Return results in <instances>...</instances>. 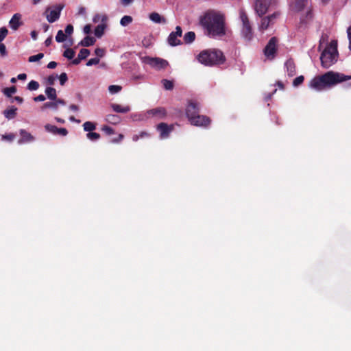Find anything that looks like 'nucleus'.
Returning <instances> with one entry per match:
<instances>
[{
	"mask_svg": "<svg viewBox=\"0 0 351 351\" xmlns=\"http://www.w3.org/2000/svg\"><path fill=\"white\" fill-rule=\"evenodd\" d=\"M205 34L210 38L222 37L226 34V19L223 14L213 10L206 12L199 19Z\"/></svg>",
	"mask_w": 351,
	"mask_h": 351,
	"instance_id": "nucleus-1",
	"label": "nucleus"
},
{
	"mask_svg": "<svg viewBox=\"0 0 351 351\" xmlns=\"http://www.w3.org/2000/svg\"><path fill=\"white\" fill-rule=\"evenodd\" d=\"M349 80H351V75L330 71L314 77L308 82V87L316 91H323Z\"/></svg>",
	"mask_w": 351,
	"mask_h": 351,
	"instance_id": "nucleus-2",
	"label": "nucleus"
},
{
	"mask_svg": "<svg viewBox=\"0 0 351 351\" xmlns=\"http://www.w3.org/2000/svg\"><path fill=\"white\" fill-rule=\"evenodd\" d=\"M275 3L276 0H255L254 4L255 12L259 17L262 18L259 25V29L261 31H264L272 25L279 16L278 12H274L272 14L263 17L267 12L269 7Z\"/></svg>",
	"mask_w": 351,
	"mask_h": 351,
	"instance_id": "nucleus-3",
	"label": "nucleus"
},
{
	"mask_svg": "<svg viewBox=\"0 0 351 351\" xmlns=\"http://www.w3.org/2000/svg\"><path fill=\"white\" fill-rule=\"evenodd\" d=\"M197 60L206 66L222 64L226 61L223 52L217 49H209L202 51L197 56Z\"/></svg>",
	"mask_w": 351,
	"mask_h": 351,
	"instance_id": "nucleus-4",
	"label": "nucleus"
},
{
	"mask_svg": "<svg viewBox=\"0 0 351 351\" xmlns=\"http://www.w3.org/2000/svg\"><path fill=\"white\" fill-rule=\"evenodd\" d=\"M337 42L332 40L325 48L320 56L322 66L328 69L337 62Z\"/></svg>",
	"mask_w": 351,
	"mask_h": 351,
	"instance_id": "nucleus-5",
	"label": "nucleus"
},
{
	"mask_svg": "<svg viewBox=\"0 0 351 351\" xmlns=\"http://www.w3.org/2000/svg\"><path fill=\"white\" fill-rule=\"evenodd\" d=\"M239 17L243 25L242 36L246 40L250 41L252 39L254 34L248 16L243 9L239 10Z\"/></svg>",
	"mask_w": 351,
	"mask_h": 351,
	"instance_id": "nucleus-6",
	"label": "nucleus"
},
{
	"mask_svg": "<svg viewBox=\"0 0 351 351\" xmlns=\"http://www.w3.org/2000/svg\"><path fill=\"white\" fill-rule=\"evenodd\" d=\"M308 0H295L293 5V9L297 12L302 10L305 7L307 8L308 10L306 14V16L301 19L302 23H306L313 18V12L311 7L308 6Z\"/></svg>",
	"mask_w": 351,
	"mask_h": 351,
	"instance_id": "nucleus-7",
	"label": "nucleus"
},
{
	"mask_svg": "<svg viewBox=\"0 0 351 351\" xmlns=\"http://www.w3.org/2000/svg\"><path fill=\"white\" fill-rule=\"evenodd\" d=\"M143 62L157 69H165L168 65V62L160 58H150L148 56L143 58Z\"/></svg>",
	"mask_w": 351,
	"mask_h": 351,
	"instance_id": "nucleus-8",
	"label": "nucleus"
},
{
	"mask_svg": "<svg viewBox=\"0 0 351 351\" xmlns=\"http://www.w3.org/2000/svg\"><path fill=\"white\" fill-rule=\"evenodd\" d=\"M278 39L272 37L264 49V54L267 58L273 59L277 51Z\"/></svg>",
	"mask_w": 351,
	"mask_h": 351,
	"instance_id": "nucleus-9",
	"label": "nucleus"
},
{
	"mask_svg": "<svg viewBox=\"0 0 351 351\" xmlns=\"http://www.w3.org/2000/svg\"><path fill=\"white\" fill-rule=\"evenodd\" d=\"M64 5H56L54 9L49 10V8L46 10V17L47 21L49 23H53L59 19L60 16V13L62 10L63 9Z\"/></svg>",
	"mask_w": 351,
	"mask_h": 351,
	"instance_id": "nucleus-10",
	"label": "nucleus"
},
{
	"mask_svg": "<svg viewBox=\"0 0 351 351\" xmlns=\"http://www.w3.org/2000/svg\"><path fill=\"white\" fill-rule=\"evenodd\" d=\"M145 114L147 117H154L157 119H164L167 116V111L164 107H157L147 110Z\"/></svg>",
	"mask_w": 351,
	"mask_h": 351,
	"instance_id": "nucleus-11",
	"label": "nucleus"
},
{
	"mask_svg": "<svg viewBox=\"0 0 351 351\" xmlns=\"http://www.w3.org/2000/svg\"><path fill=\"white\" fill-rule=\"evenodd\" d=\"M156 130L160 133V138L164 139L169 136L171 132L174 130V125L162 122L156 125Z\"/></svg>",
	"mask_w": 351,
	"mask_h": 351,
	"instance_id": "nucleus-12",
	"label": "nucleus"
},
{
	"mask_svg": "<svg viewBox=\"0 0 351 351\" xmlns=\"http://www.w3.org/2000/svg\"><path fill=\"white\" fill-rule=\"evenodd\" d=\"M182 35V29L181 27L177 26L176 27V31L172 32L169 37H168V43L173 47L180 45L182 44L181 40L179 38H180Z\"/></svg>",
	"mask_w": 351,
	"mask_h": 351,
	"instance_id": "nucleus-13",
	"label": "nucleus"
},
{
	"mask_svg": "<svg viewBox=\"0 0 351 351\" xmlns=\"http://www.w3.org/2000/svg\"><path fill=\"white\" fill-rule=\"evenodd\" d=\"M190 123L195 126L206 127L210 125V119L205 115H197L189 119Z\"/></svg>",
	"mask_w": 351,
	"mask_h": 351,
	"instance_id": "nucleus-14",
	"label": "nucleus"
},
{
	"mask_svg": "<svg viewBox=\"0 0 351 351\" xmlns=\"http://www.w3.org/2000/svg\"><path fill=\"white\" fill-rule=\"evenodd\" d=\"M199 114V104L190 101L186 108V115L189 119Z\"/></svg>",
	"mask_w": 351,
	"mask_h": 351,
	"instance_id": "nucleus-15",
	"label": "nucleus"
},
{
	"mask_svg": "<svg viewBox=\"0 0 351 351\" xmlns=\"http://www.w3.org/2000/svg\"><path fill=\"white\" fill-rule=\"evenodd\" d=\"M19 134L21 136V138L18 141L19 145L32 143L35 140V137L24 129H21Z\"/></svg>",
	"mask_w": 351,
	"mask_h": 351,
	"instance_id": "nucleus-16",
	"label": "nucleus"
},
{
	"mask_svg": "<svg viewBox=\"0 0 351 351\" xmlns=\"http://www.w3.org/2000/svg\"><path fill=\"white\" fill-rule=\"evenodd\" d=\"M22 24L21 15L19 13L14 14L9 22L10 27L13 30H17Z\"/></svg>",
	"mask_w": 351,
	"mask_h": 351,
	"instance_id": "nucleus-17",
	"label": "nucleus"
},
{
	"mask_svg": "<svg viewBox=\"0 0 351 351\" xmlns=\"http://www.w3.org/2000/svg\"><path fill=\"white\" fill-rule=\"evenodd\" d=\"M287 73L289 76H293L296 73L295 64L293 59H289L285 62Z\"/></svg>",
	"mask_w": 351,
	"mask_h": 351,
	"instance_id": "nucleus-18",
	"label": "nucleus"
},
{
	"mask_svg": "<svg viewBox=\"0 0 351 351\" xmlns=\"http://www.w3.org/2000/svg\"><path fill=\"white\" fill-rule=\"evenodd\" d=\"M149 18L151 21L156 23H166V19L160 16L158 12H152L149 14Z\"/></svg>",
	"mask_w": 351,
	"mask_h": 351,
	"instance_id": "nucleus-19",
	"label": "nucleus"
},
{
	"mask_svg": "<svg viewBox=\"0 0 351 351\" xmlns=\"http://www.w3.org/2000/svg\"><path fill=\"white\" fill-rule=\"evenodd\" d=\"M17 108L12 106L10 108H8L3 111L4 116L8 119H12L16 116Z\"/></svg>",
	"mask_w": 351,
	"mask_h": 351,
	"instance_id": "nucleus-20",
	"label": "nucleus"
},
{
	"mask_svg": "<svg viewBox=\"0 0 351 351\" xmlns=\"http://www.w3.org/2000/svg\"><path fill=\"white\" fill-rule=\"evenodd\" d=\"M111 108L112 110L119 113H126L128 112L130 110V108L128 106H122L119 104H111Z\"/></svg>",
	"mask_w": 351,
	"mask_h": 351,
	"instance_id": "nucleus-21",
	"label": "nucleus"
},
{
	"mask_svg": "<svg viewBox=\"0 0 351 351\" xmlns=\"http://www.w3.org/2000/svg\"><path fill=\"white\" fill-rule=\"evenodd\" d=\"M96 40L94 37L86 36L83 40H82L79 45L83 47H90L95 44Z\"/></svg>",
	"mask_w": 351,
	"mask_h": 351,
	"instance_id": "nucleus-22",
	"label": "nucleus"
},
{
	"mask_svg": "<svg viewBox=\"0 0 351 351\" xmlns=\"http://www.w3.org/2000/svg\"><path fill=\"white\" fill-rule=\"evenodd\" d=\"M45 93L47 96V98L53 101L57 97L56 90L53 87H47L45 89Z\"/></svg>",
	"mask_w": 351,
	"mask_h": 351,
	"instance_id": "nucleus-23",
	"label": "nucleus"
},
{
	"mask_svg": "<svg viewBox=\"0 0 351 351\" xmlns=\"http://www.w3.org/2000/svg\"><path fill=\"white\" fill-rule=\"evenodd\" d=\"M195 39V33L194 32H188L184 36V42L186 44L192 43Z\"/></svg>",
	"mask_w": 351,
	"mask_h": 351,
	"instance_id": "nucleus-24",
	"label": "nucleus"
},
{
	"mask_svg": "<svg viewBox=\"0 0 351 351\" xmlns=\"http://www.w3.org/2000/svg\"><path fill=\"white\" fill-rule=\"evenodd\" d=\"M83 128L86 132H93L96 129V123L91 121H86L83 124Z\"/></svg>",
	"mask_w": 351,
	"mask_h": 351,
	"instance_id": "nucleus-25",
	"label": "nucleus"
},
{
	"mask_svg": "<svg viewBox=\"0 0 351 351\" xmlns=\"http://www.w3.org/2000/svg\"><path fill=\"white\" fill-rule=\"evenodd\" d=\"M105 28H106V25L104 24L97 25L95 29V35L97 38L101 37L103 36V34H104Z\"/></svg>",
	"mask_w": 351,
	"mask_h": 351,
	"instance_id": "nucleus-26",
	"label": "nucleus"
},
{
	"mask_svg": "<svg viewBox=\"0 0 351 351\" xmlns=\"http://www.w3.org/2000/svg\"><path fill=\"white\" fill-rule=\"evenodd\" d=\"M67 36L62 30H58L56 36V41L58 43H62L66 40Z\"/></svg>",
	"mask_w": 351,
	"mask_h": 351,
	"instance_id": "nucleus-27",
	"label": "nucleus"
},
{
	"mask_svg": "<svg viewBox=\"0 0 351 351\" xmlns=\"http://www.w3.org/2000/svg\"><path fill=\"white\" fill-rule=\"evenodd\" d=\"M161 82H162L165 89H166L167 90H171L173 88L174 84H173V81H171V80H169L167 79H163L161 81Z\"/></svg>",
	"mask_w": 351,
	"mask_h": 351,
	"instance_id": "nucleus-28",
	"label": "nucleus"
},
{
	"mask_svg": "<svg viewBox=\"0 0 351 351\" xmlns=\"http://www.w3.org/2000/svg\"><path fill=\"white\" fill-rule=\"evenodd\" d=\"M106 121L112 124H117L120 121V117L115 114H108L106 117Z\"/></svg>",
	"mask_w": 351,
	"mask_h": 351,
	"instance_id": "nucleus-29",
	"label": "nucleus"
},
{
	"mask_svg": "<svg viewBox=\"0 0 351 351\" xmlns=\"http://www.w3.org/2000/svg\"><path fill=\"white\" fill-rule=\"evenodd\" d=\"M47 108H51L55 110H57L58 107H57V105H56V103L55 102V101L46 102L41 107L42 110H44L45 109H47Z\"/></svg>",
	"mask_w": 351,
	"mask_h": 351,
	"instance_id": "nucleus-30",
	"label": "nucleus"
},
{
	"mask_svg": "<svg viewBox=\"0 0 351 351\" xmlns=\"http://www.w3.org/2000/svg\"><path fill=\"white\" fill-rule=\"evenodd\" d=\"M149 136H150V134L148 132L143 131V132H141L138 134L133 135L132 140L134 141H137L140 138H147Z\"/></svg>",
	"mask_w": 351,
	"mask_h": 351,
	"instance_id": "nucleus-31",
	"label": "nucleus"
},
{
	"mask_svg": "<svg viewBox=\"0 0 351 351\" xmlns=\"http://www.w3.org/2000/svg\"><path fill=\"white\" fill-rule=\"evenodd\" d=\"M132 21H133V19L132 16L125 15L121 18V19L120 21V24L122 26L125 27V26H127L129 24H130L132 22Z\"/></svg>",
	"mask_w": 351,
	"mask_h": 351,
	"instance_id": "nucleus-32",
	"label": "nucleus"
},
{
	"mask_svg": "<svg viewBox=\"0 0 351 351\" xmlns=\"http://www.w3.org/2000/svg\"><path fill=\"white\" fill-rule=\"evenodd\" d=\"M75 54V51L73 49L68 48L64 51L63 56L69 60H71L74 58Z\"/></svg>",
	"mask_w": 351,
	"mask_h": 351,
	"instance_id": "nucleus-33",
	"label": "nucleus"
},
{
	"mask_svg": "<svg viewBox=\"0 0 351 351\" xmlns=\"http://www.w3.org/2000/svg\"><path fill=\"white\" fill-rule=\"evenodd\" d=\"M3 92L7 97H10L12 94L16 92V88L14 86H12L11 87L4 88Z\"/></svg>",
	"mask_w": 351,
	"mask_h": 351,
	"instance_id": "nucleus-34",
	"label": "nucleus"
},
{
	"mask_svg": "<svg viewBox=\"0 0 351 351\" xmlns=\"http://www.w3.org/2000/svg\"><path fill=\"white\" fill-rule=\"evenodd\" d=\"M90 55V51L87 49H82L78 54L79 59L84 60Z\"/></svg>",
	"mask_w": 351,
	"mask_h": 351,
	"instance_id": "nucleus-35",
	"label": "nucleus"
},
{
	"mask_svg": "<svg viewBox=\"0 0 351 351\" xmlns=\"http://www.w3.org/2000/svg\"><path fill=\"white\" fill-rule=\"evenodd\" d=\"M39 88L38 82L32 80L27 84V89L29 90H36Z\"/></svg>",
	"mask_w": 351,
	"mask_h": 351,
	"instance_id": "nucleus-36",
	"label": "nucleus"
},
{
	"mask_svg": "<svg viewBox=\"0 0 351 351\" xmlns=\"http://www.w3.org/2000/svg\"><path fill=\"white\" fill-rule=\"evenodd\" d=\"M86 137L90 141H97L100 138V134L97 132H90L86 134Z\"/></svg>",
	"mask_w": 351,
	"mask_h": 351,
	"instance_id": "nucleus-37",
	"label": "nucleus"
},
{
	"mask_svg": "<svg viewBox=\"0 0 351 351\" xmlns=\"http://www.w3.org/2000/svg\"><path fill=\"white\" fill-rule=\"evenodd\" d=\"M57 128H58L57 126L53 125H51V124H46L45 125V130L47 132L51 133V134H53L54 135H56V134Z\"/></svg>",
	"mask_w": 351,
	"mask_h": 351,
	"instance_id": "nucleus-38",
	"label": "nucleus"
},
{
	"mask_svg": "<svg viewBox=\"0 0 351 351\" xmlns=\"http://www.w3.org/2000/svg\"><path fill=\"white\" fill-rule=\"evenodd\" d=\"M122 87L119 85H110L108 87V90L111 94H115L121 91Z\"/></svg>",
	"mask_w": 351,
	"mask_h": 351,
	"instance_id": "nucleus-39",
	"label": "nucleus"
},
{
	"mask_svg": "<svg viewBox=\"0 0 351 351\" xmlns=\"http://www.w3.org/2000/svg\"><path fill=\"white\" fill-rule=\"evenodd\" d=\"M44 56V54L43 53H39L36 55L32 56L29 57L28 61L29 62H34L40 60L42 59Z\"/></svg>",
	"mask_w": 351,
	"mask_h": 351,
	"instance_id": "nucleus-40",
	"label": "nucleus"
},
{
	"mask_svg": "<svg viewBox=\"0 0 351 351\" xmlns=\"http://www.w3.org/2000/svg\"><path fill=\"white\" fill-rule=\"evenodd\" d=\"M101 130L107 135H112L114 134V129L108 125H104Z\"/></svg>",
	"mask_w": 351,
	"mask_h": 351,
	"instance_id": "nucleus-41",
	"label": "nucleus"
},
{
	"mask_svg": "<svg viewBox=\"0 0 351 351\" xmlns=\"http://www.w3.org/2000/svg\"><path fill=\"white\" fill-rule=\"evenodd\" d=\"M304 80V76L300 75L293 80V85L294 86H298L299 85H300L303 83Z\"/></svg>",
	"mask_w": 351,
	"mask_h": 351,
	"instance_id": "nucleus-42",
	"label": "nucleus"
},
{
	"mask_svg": "<svg viewBox=\"0 0 351 351\" xmlns=\"http://www.w3.org/2000/svg\"><path fill=\"white\" fill-rule=\"evenodd\" d=\"M8 34V30L6 27H3L0 28V43L5 39Z\"/></svg>",
	"mask_w": 351,
	"mask_h": 351,
	"instance_id": "nucleus-43",
	"label": "nucleus"
},
{
	"mask_svg": "<svg viewBox=\"0 0 351 351\" xmlns=\"http://www.w3.org/2000/svg\"><path fill=\"white\" fill-rule=\"evenodd\" d=\"M57 77H58L57 75H53L48 76V77L47 78V80H46L47 84H48L49 86L53 85Z\"/></svg>",
	"mask_w": 351,
	"mask_h": 351,
	"instance_id": "nucleus-44",
	"label": "nucleus"
},
{
	"mask_svg": "<svg viewBox=\"0 0 351 351\" xmlns=\"http://www.w3.org/2000/svg\"><path fill=\"white\" fill-rule=\"evenodd\" d=\"M60 84L63 86L68 80V77L66 73H62L59 76Z\"/></svg>",
	"mask_w": 351,
	"mask_h": 351,
	"instance_id": "nucleus-45",
	"label": "nucleus"
},
{
	"mask_svg": "<svg viewBox=\"0 0 351 351\" xmlns=\"http://www.w3.org/2000/svg\"><path fill=\"white\" fill-rule=\"evenodd\" d=\"M15 138V134L13 133L6 134L2 136L3 140H6L8 141H12Z\"/></svg>",
	"mask_w": 351,
	"mask_h": 351,
	"instance_id": "nucleus-46",
	"label": "nucleus"
},
{
	"mask_svg": "<svg viewBox=\"0 0 351 351\" xmlns=\"http://www.w3.org/2000/svg\"><path fill=\"white\" fill-rule=\"evenodd\" d=\"M99 62V58H91V59L88 60V62H86V66H90L92 65H95V64H97Z\"/></svg>",
	"mask_w": 351,
	"mask_h": 351,
	"instance_id": "nucleus-47",
	"label": "nucleus"
},
{
	"mask_svg": "<svg viewBox=\"0 0 351 351\" xmlns=\"http://www.w3.org/2000/svg\"><path fill=\"white\" fill-rule=\"evenodd\" d=\"M64 32L66 36H71L73 32V26L71 24L67 25Z\"/></svg>",
	"mask_w": 351,
	"mask_h": 351,
	"instance_id": "nucleus-48",
	"label": "nucleus"
},
{
	"mask_svg": "<svg viewBox=\"0 0 351 351\" xmlns=\"http://www.w3.org/2000/svg\"><path fill=\"white\" fill-rule=\"evenodd\" d=\"M68 134V131L66 128H57L56 134V135H60V136H66Z\"/></svg>",
	"mask_w": 351,
	"mask_h": 351,
	"instance_id": "nucleus-49",
	"label": "nucleus"
},
{
	"mask_svg": "<svg viewBox=\"0 0 351 351\" xmlns=\"http://www.w3.org/2000/svg\"><path fill=\"white\" fill-rule=\"evenodd\" d=\"M95 53L97 56L102 58L105 55V50L104 49L98 47L95 49Z\"/></svg>",
	"mask_w": 351,
	"mask_h": 351,
	"instance_id": "nucleus-50",
	"label": "nucleus"
},
{
	"mask_svg": "<svg viewBox=\"0 0 351 351\" xmlns=\"http://www.w3.org/2000/svg\"><path fill=\"white\" fill-rule=\"evenodd\" d=\"M0 53L2 56H5L7 54L5 45L1 43H0Z\"/></svg>",
	"mask_w": 351,
	"mask_h": 351,
	"instance_id": "nucleus-51",
	"label": "nucleus"
},
{
	"mask_svg": "<svg viewBox=\"0 0 351 351\" xmlns=\"http://www.w3.org/2000/svg\"><path fill=\"white\" fill-rule=\"evenodd\" d=\"M101 18V16L100 14H97L94 16L93 21L94 23H97V22L99 21ZM105 19H106L105 16H102V19L101 20L104 21Z\"/></svg>",
	"mask_w": 351,
	"mask_h": 351,
	"instance_id": "nucleus-52",
	"label": "nucleus"
},
{
	"mask_svg": "<svg viewBox=\"0 0 351 351\" xmlns=\"http://www.w3.org/2000/svg\"><path fill=\"white\" fill-rule=\"evenodd\" d=\"M45 97L43 95H39L34 98V101H43L45 100Z\"/></svg>",
	"mask_w": 351,
	"mask_h": 351,
	"instance_id": "nucleus-53",
	"label": "nucleus"
},
{
	"mask_svg": "<svg viewBox=\"0 0 351 351\" xmlns=\"http://www.w3.org/2000/svg\"><path fill=\"white\" fill-rule=\"evenodd\" d=\"M348 37L349 39V49L351 50V26L348 27L347 30Z\"/></svg>",
	"mask_w": 351,
	"mask_h": 351,
	"instance_id": "nucleus-54",
	"label": "nucleus"
},
{
	"mask_svg": "<svg viewBox=\"0 0 351 351\" xmlns=\"http://www.w3.org/2000/svg\"><path fill=\"white\" fill-rule=\"evenodd\" d=\"M84 32L86 34H88L91 32V25L88 24L86 25L84 27Z\"/></svg>",
	"mask_w": 351,
	"mask_h": 351,
	"instance_id": "nucleus-55",
	"label": "nucleus"
},
{
	"mask_svg": "<svg viewBox=\"0 0 351 351\" xmlns=\"http://www.w3.org/2000/svg\"><path fill=\"white\" fill-rule=\"evenodd\" d=\"M123 135L120 134L117 138L112 139L111 142L113 143H119L123 138Z\"/></svg>",
	"mask_w": 351,
	"mask_h": 351,
	"instance_id": "nucleus-56",
	"label": "nucleus"
},
{
	"mask_svg": "<svg viewBox=\"0 0 351 351\" xmlns=\"http://www.w3.org/2000/svg\"><path fill=\"white\" fill-rule=\"evenodd\" d=\"M56 66H57V62L55 61H51L48 63L47 68L52 69H55L56 67Z\"/></svg>",
	"mask_w": 351,
	"mask_h": 351,
	"instance_id": "nucleus-57",
	"label": "nucleus"
},
{
	"mask_svg": "<svg viewBox=\"0 0 351 351\" xmlns=\"http://www.w3.org/2000/svg\"><path fill=\"white\" fill-rule=\"evenodd\" d=\"M134 0H121V3L123 6H128L133 2Z\"/></svg>",
	"mask_w": 351,
	"mask_h": 351,
	"instance_id": "nucleus-58",
	"label": "nucleus"
},
{
	"mask_svg": "<svg viewBox=\"0 0 351 351\" xmlns=\"http://www.w3.org/2000/svg\"><path fill=\"white\" fill-rule=\"evenodd\" d=\"M53 101H55V102L56 103V105H57L58 108V105L59 104L65 105V101L63 99H58L56 97V99H54Z\"/></svg>",
	"mask_w": 351,
	"mask_h": 351,
	"instance_id": "nucleus-59",
	"label": "nucleus"
},
{
	"mask_svg": "<svg viewBox=\"0 0 351 351\" xmlns=\"http://www.w3.org/2000/svg\"><path fill=\"white\" fill-rule=\"evenodd\" d=\"M52 43V36H49L48 37L45 41V44L47 47L49 46Z\"/></svg>",
	"mask_w": 351,
	"mask_h": 351,
	"instance_id": "nucleus-60",
	"label": "nucleus"
},
{
	"mask_svg": "<svg viewBox=\"0 0 351 351\" xmlns=\"http://www.w3.org/2000/svg\"><path fill=\"white\" fill-rule=\"evenodd\" d=\"M17 78L20 80H24L27 78V75L25 73H21L18 75Z\"/></svg>",
	"mask_w": 351,
	"mask_h": 351,
	"instance_id": "nucleus-61",
	"label": "nucleus"
},
{
	"mask_svg": "<svg viewBox=\"0 0 351 351\" xmlns=\"http://www.w3.org/2000/svg\"><path fill=\"white\" fill-rule=\"evenodd\" d=\"M13 99H14V101H17L18 103H19V104H22V103H23V99L22 97H19V96H15V97L13 98Z\"/></svg>",
	"mask_w": 351,
	"mask_h": 351,
	"instance_id": "nucleus-62",
	"label": "nucleus"
},
{
	"mask_svg": "<svg viewBox=\"0 0 351 351\" xmlns=\"http://www.w3.org/2000/svg\"><path fill=\"white\" fill-rule=\"evenodd\" d=\"M81 61H82V60L79 59V57L77 56V58H75V59L72 60L71 63L73 64L77 65V64H79L80 63Z\"/></svg>",
	"mask_w": 351,
	"mask_h": 351,
	"instance_id": "nucleus-63",
	"label": "nucleus"
},
{
	"mask_svg": "<svg viewBox=\"0 0 351 351\" xmlns=\"http://www.w3.org/2000/svg\"><path fill=\"white\" fill-rule=\"evenodd\" d=\"M31 36L34 40H36L38 37V33L34 30L31 32Z\"/></svg>",
	"mask_w": 351,
	"mask_h": 351,
	"instance_id": "nucleus-64",
	"label": "nucleus"
}]
</instances>
